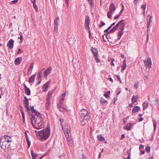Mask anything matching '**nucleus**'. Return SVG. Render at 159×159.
<instances>
[{
    "label": "nucleus",
    "mask_w": 159,
    "mask_h": 159,
    "mask_svg": "<svg viewBox=\"0 0 159 159\" xmlns=\"http://www.w3.org/2000/svg\"><path fill=\"white\" fill-rule=\"evenodd\" d=\"M91 50L94 54V56L98 55V51L97 48L92 47Z\"/></svg>",
    "instance_id": "nucleus-19"
},
{
    "label": "nucleus",
    "mask_w": 159,
    "mask_h": 159,
    "mask_svg": "<svg viewBox=\"0 0 159 159\" xmlns=\"http://www.w3.org/2000/svg\"><path fill=\"white\" fill-rule=\"evenodd\" d=\"M107 102V101L105 100L103 97L101 98L100 99V102L101 104L103 105L104 104H105Z\"/></svg>",
    "instance_id": "nucleus-30"
},
{
    "label": "nucleus",
    "mask_w": 159,
    "mask_h": 159,
    "mask_svg": "<svg viewBox=\"0 0 159 159\" xmlns=\"http://www.w3.org/2000/svg\"><path fill=\"white\" fill-rule=\"evenodd\" d=\"M65 1L66 3V6H67V7L68 8L69 7V0H65Z\"/></svg>",
    "instance_id": "nucleus-58"
},
{
    "label": "nucleus",
    "mask_w": 159,
    "mask_h": 159,
    "mask_svg": "<svg viewBox=\"0 0 159 159\" xmlns=\"http://www.w3.org/2000/svg\"><path fill=\"white\" fill-rule=\"evenodd\" d=\"M118 23H119L118 27L120 31L118 32V36L119 37L117 39L119 40L123 34V30L125 25V24L124 23V20H122L120 21Z\"/></svg>",
    "instance_id": "nucleus-4"
},
{
    "label": "nucleus",
    "mask_w": 159,
    "mask_h": 159,
    "mask_svg": "<svg viewBox=\"0 0 159 159\" xmlns=\"http://www.w3.org/2000/svg\"><path fill=\"white\" fill-rule=\"evenodd\" d=\"M86 122H84V119H83L82 121H81L80 125H81L84 126L85 125Z\"/></svg>",
    "instance_id": "nucleus-49"
},
{
    "label": "nucleus",
    "mask_w": 159,
    "mask_h": 159,
    "mask_svg": "<svg viewBox=\"0 0 159 159\" xmlns=\"http://www.w3.org/2000/svg\"><path fill=\"white\" fill-rule=\"evenodd\" d=\"M116 7L114 3L111 2L109 6V11L114 12Z\"/></svg>",
    "instance_id": "nucleus-15"
},
{
    "label": "nucleus",
    "mask_w": 159,
    "mask_h": 159,
    "mask_svg": "<svg viewBox=\"0 0 159 159\" xmlns=\"http://www.w3.org/2000/svg\"><path fill=\"white\" fill-rule=\"evenodd\" d=\"M42 70H41L38 74L37 78L38 80L41 79L42 77Z\"/></svg>",
    "instance_id": "nucleus-26"
},
{
    "label": "nucleus",
    "mask_w": 159,
    "mask_h": 159,
    "mask_svg": "<svg viewBox=\"0 0 159 159\" xmlns=\"http://www.w3.org/2000/svg\"><path fill=\"white\" fill-rule=\"evenodd\" d=\"M52 67L51 66L49 67L44 72V76L47 78V76L51 73Z\"/></svg>",
    "instance_id": "nucleus-8"
},
{
    "label": "nucleus",
    "mask_w": 159,
    "mask_h": 159,
    "mask_svg": "<svg viewBox=\"0 0 159 159\" xmlns=\"http://www.w3.org/2000/svg\"><path fill=\"white\" fill-rule=\"evenodd\" d=\"M90 23V18L89 16H87L85 18L84 23L85 28L86 29H89V25Z\"/></svg>",
    "instance_id": "nucleus-7"
},
{
    "label": "nucleus",
    "mask_w": 159,
    "mask_h": 159,
    "mask_svg": "<svg viewBox=\"0 0 159 159\" xmlns=\"http://www.w3.org/2000/svg\"><path fill=\"white\" fill-rule=\"evenodd\" d=\"M152 16L149 15H148L146 20H147V30H148L149 27L150 26V24L152 21Z\"/></svg>",
    "instance_id": "nucleus-9"
},
{
    "label": "nucleus",
    "mask_w": 159,
    "mask_h": 159,
    "mask_svg": "<svg viewBox=\"0 0 159 159\" xmlns=\"http://www.w3.org/2000/svg\"><path fill=\"white\" fill-rule=\"evenodd\" d=\"M14 41L12 39L9 40L7 44V46L10 49H12L14 47Z\"/></svg>",
    "instance_id": "nucleus-10"
},
{
    "label": "nucleus",
    "mask_w": 159,
    "mask_h": 159,
    "mask_svg": "<svg viewBox=\"0 0 159 159\" xmlns=\"http://www.w3.org/2000/svg\"><path fill=\"white\" fill-rule=\"evenodd\" d=\"M140 109V107L138 106H135L132 110V114H134L137 112Z\"/></svg>",
    "instance_id": "nucleus-16"
},
{
    "label": "nucleus",
    "mask_w": 159,
    "mask_h": 159,
    "mask_svg": "<svg viewBox=\"0 0 159 159\" xmlns=\"http://www.w3.org/2000/svg\"><path fill=\"white\" fill-rule=\"evenodd\" d=\"M128 157L127 158H125L124 159H130L131 153L130 152H128Z\"/></svg>",
    "instance_id": "nucleus-51"
},
{
    "label": "nucleus",
    "mask_w": 159,
    "mask_h": 159,
    "mask_svg": "<svg viewBox=\"0 0 159 159\" xmlns=\"http://www.w3.org/2000/svg\"><path fill=\"white\" fill-rule=\"evenodd\" d=\"M88 32H89V38H92V35H91V32H90L89 29H88Z\"/></svg>",
    "instance_id": "nucleus-57"
},
{
    "label": "nucleus",
    "mask_w": 159,
    "mask_h": 159,
    "mask_svg": "<svg viewBox=\"0 0 159 159\" xmlns=\"http://www.w3.org/2000/svg\"><path fill=\"white\" fill-rule=\"evenodd\" d=\"M119 24V23H117L116 25L114 27H113V28L115 30V31L118 28Z\"/></svg>",
    "instance_id": "nucleus-46"
},
{
    "label": "nucleus",
    "mask_w": 159,
    "mask_h": 159,
    "mask_svg": "<svg viewBox=\"0 0 159 159\" xmlns=\"http://www.w3.org/2000/svg\"><path fill=\"white\" fill-rule=\"evenodd\" d=\"M105 25V23L104 22L101 21V24L100 25V27H102V26L104 25Z\"/></svg>",
    "instance_id": "nucleus-60"
},
{
    "label": "nucleus",
    "mask_w": 159,
    "mask_h": 159,
    "mask_svg": "<svg viewBox=\"0 0 159 159\" xmlns=\"http://www.w3.org/2000/svg\"><path fill=\"white\" fill-rule=\"evenodd\" d=\"M24 104H25V106H29V101H24Z\"/></svg>",
    "instance_id": "nucleus-47"
},
{
    "label": "nucleus",
    "mask_w": 159,
    "mask_h": 159,
    "mask_svg": "<svg viewBox=\"0 0 159 159\" xmlns=\"http://www.w3.org/2000/svg\"><path fill=\"white\" fill-rule=\"evenodd\" d=\"M116 77L118 80L120 82V83H121V80L120 79V76H119V75H116Z\"/></svg>",
    "instance_id": "nucleus-56"
},
{
    "label": "nucleus",
    "mask_w": 159,
    "mask_h": 159,
    "mask_svg": "<svg viewBox=\"0 0 159 159\" xmlns=\"http://www.w3.org/2000/svg\"><path fill=\"white\" fill-rule=\"evenodd\" d=\"M64 100V97H60V103L62 104L63 103Z\"/></svg>",
    "instance_id": "nucleus-41"
},
{
    "label": "nucleus",
    "mask_w": 159,
    "mask_h": 159,
    "mask_svg": "<svg viewBox=\"0 0 159 159\" xmlns=\"http://www.w3.org/2000/svg\"><path fill=\"white\" fill-rule=\"evenodd\" d=\"M90 4L91 8H93L94 7V2L93 0H88Z\"/></svg>",
    "instance_id": "nucleus-32"
},
{
    "label": "nucleus",
    "mask_w": 159,
    "mask_h": 159,
    "mask_svg": "<svg viewBox=\"0 0 159 159\" xmlns=\"http://www.w3.org/2000/svg\"><path fill=\"white\" fill-rule=\"evenodd\" d=\"M18 39H20V43H21L22 42L23 40V37H22V34H20V37L18 38Z\"/></svg>",
    "instance_id": "nucleus-45"
},
{
    "label": "nucleus",
    "mask_w": 159,
    "mask_h": 159,
    "mask_svg": "<svg viewBox=\"0 0 159 159\" xmlns=\"http://www.w3.org/2000/svg\"><path fill=\"white\" fill-rule=\"evenodd\" d=\"M33 68V63H32L31 64L30 66L29 67V69H28V71H32Z\"/></svg>",
    "instance_id": "nucleus-40"
},
{
    "label": "nucleus",
    "mask_w": 159,
    "mask_h": 159,
    "mask_svg": "<svg viewBox=\"0 0 159 159\" xmlns=\"http://www.w3.org/2000/svg\"><path fill=\"white\" fill-rule=\"evenodd\" d=\"M151 148L149 146H147L145 148V150L146 152L149 153L150 152Z\"/></svg>",
    "instance_id": "nucleus-39"
},
{
    "label": "nucleus",
    "mask_w": 159,
    "mask_h": 159,
    "mask_svg": "<svg viewBox=\"0 0 159 159\" xmlns=\"http://www.w3.org/2000/svg\"><path fill=\"white\" fill-rule=\"evenodd\" d=\"M7 142H4L1 143H0V146L2 149H5L7 148H10V144H7Z\"/></svg>",
    "instance_id": "nucleus-11"
},
{
    "label": "nucleus",
    "mask_w": 159,
    "mask_h": 159,
    "mask_svg": "<svg viewBox=\"0 0 159 159\" xmlns=\"http://www.w3.org/2000/svg\"><path fill=\"white\" fill-rule=\"evenodd\" d=\"M153 125L154 127L153 130L155 131L157 127V122L156 121H154L153 122Z\"/></svg>",
    "instance_id": "nucleus-43"
},
{
    "label": "nucleus",
    "mask_w": 159,
    "mask_h": 159,
    "mask_svg": "<svg viewBox=\"0 0 159 159\" xmlns=\"http://www.w3.org/2000/svg\"><path fill=\"white\" fill-rule=\"evenodd\" d=\"M113 13L114 12L112 11H108L107 14V16L109 18H111L112 14H113Z\"/></svg>",
    "instance_id": "nucleus-35"
},
{
    "label": "nucleus",
    "mask_w": 159,
    "mask_h": 159,
    "mask_svg": "<svg viewBox=\"0 0 159 159\" xmlns=\"http://www.w3.org/2000/svg\"><path fill=\"white\" fill-rule=\"evenodd\" d=\"M4 142H6V140H5V139H4V136L2 138H1V139H0V143H2Z\"/></svg>",
    "instance_id": "nucleus-42"
},
{
    "label": "nucleus",
    "mask_w": 159,
    "mask_h": 159,
    "mask_svg": "<svg viewBox=\"0 0 159 159\" xmlns=\"http://www.w3.org/2000/svg\"><path fill=\"white\" fill-rule=\"evenodd\" d=\"M143 61L146 67L149 69H150L151 68V66L152 63L151 59L150 57H148L147 60H143Z\"/></svg>",
    "instance_id": "nucleus-6"
},
{
    "label": "nucleus",
    "mask_w": 159,
    "mask_h": 159,
    "mask_svg": "<svg viewBox=\"0 0 159 159\" xmlns=\"http://www.w3.org/2000/svg\"><path fill=\"white\" fill-rule=\"evenodd\" d=\"M110 93V91H108L106 92L104 94L103 96L105 97L106 98H108L109 96V95Z\"/></svg>",
    "instance_id": "nucleus-37"
},
{
    "label": "nucleus",
    "mask_w": 159,
    "mask_h": 159,
    "mask_svg": "<svg viewBox=\"0 0 159 159\" xmlns=\"http://www.w3.org/2000/svg\"><path fill=\"white\" fill-rule=\"evenodd\" d=\"M50 133V128L48 126L46 129H43L42 130L39 131L38 134L42 140H46L49 137Z\"/></svg>",
    "instance_id": "nucleus-2"
},
{
    "label": "nucleus",
    "mask_w": 159,
    "mask_h": 159,
    "mask_svg": "<svg viewBox=\"0 0 159 159\" xmlns=\"http://www.w3.org/2000/svg\"><path fill=\"white\" fill-rule=\"evenodd\" d=\"M30 109L31 110L32 112V113L34 112L36 114V115H39L40 114V112H38L37 111L34 109V107L33 106H32L30 107Z\"/></svg>",
    "instance_id": "nucleus-24"
},
{
    "label": "nucleus",
    "mask_w": 159,
    "mask_h": 159,
    "mask_svg": "<svg viewBox=\"0 0 159 159\" xmlns=\"http://www.w3.org/2000/svg\"><path fill=\"white\" fill-rule=\"evenodd\" d=\"M54 92L53 90H51L48 92V94L47 96V99H50V98L52 95V93Z\"/></svg>",
    "instance_id": "nucleus-22"
},
{
    "label": "nucleus",
    "mask_w": 159,
    "mask_h": 159,
    "mask_svg": "<svg viewBox=\"0 0 159 159\" xmlns=\"http://www.w3.org/2000/svg\"><path fill=\"white\" fill-rule=\"evenodd\" d=\"M58 26L54 25V31L57 32L58 30Z\"/></svg>",
    "instance_id": "nucleus-54"
},
{
    "label": "nucleus",
    "mask_w": 159,
    "mask_h": 159,
    "mask_svg": "<svg viewBox=\"0 0 159 159\" xmlns=\"http://www.w3.org/2000/svg\"><path fill=\"white\" fill-rule=\"evenodd\" d=\"M33 7L35 9L36 11L37 12H38V7L37 5L36 4V3L33 4Z\"/></svg>",
    "instance_id": "nucleus-44"
},
{
    "label": "nucleus",
    "mask_w": 159,
    "mask_h": 159,
    "mask_svg": "<svg viewBox=\"0 0 159 159\" xmlns=\"http://www.w3.org/2000/svg\"><path fill=\"white\" fill-rule=\"evenodd\" d=\"M97 138L99 140H100L102 142H103L105 140V138L101 135H98L97 136Z\"/></svg>",
    "instance_id": "nucleus-27"
},
{
    "label": "nucleus",
    "mask_w": 159,
    "mask_h": 159,
    "mask_svg": "<svg viewBox=\"0 0 159 159\" xmlns=\"http://www.w3.org/2000/svg\"><path fill=\"white\" fill-rule=\"evenodd\" d=\"M25 136L26 139V141L27 142V144H28V148H29L30 146V145H31L29 139L27 134L26 131H25Z\"/></svg>",
    "instance_id": "nucleus-20"
},
{
    "label": "nucleus",
    "mask_w": 159,
    "mask_h": 159,
    "mask_svg": "<svg viewBox=\"0 0 159 159\" xmlns=\"http://www.w3.org/2000/svg\"><path fill=\"white\" fill-rule=\"evenodd\" d=\"M50 82V81H48L43 85L42 87L43 90V92H46L47 91Z\"/></svg>",
    "instance_id": "nucleus-12"
},
{
    "label": "nucleus",
    "mask_w": 159,
    "mask_h": 159,
    "mask_svg": "<svg viewBox=\"0 0 159 159\" xmlns=\"http://www.w3.org/2000/svg\"><path fill=\"white\" fill-rule=\"evenodd\" d=\"M61 127L65 136L66 137L69 136L70 130V125L67 124L64 127L63 126Z\"/></svg>",
    "instance_id": "nucleus-5"
},
{
    "label": "nucleus",
    "mask_w": 159,
    "mask_h": 159,
    "mask_svg": "<svg viewBox=\"0 0 159 159\" xmlns=\"http://www.w3.org/2000/svg\"><path fill=\"white\" fill-rule=\"evenodd\" d=\"M138 98V96H134L133 95L131 101L132 103H134L137 101Z\"/></svg>",
    "instance_id": "nucleus-23"
},
{
    "label": "nucleus",
    "mask_w": 159,
    "mask_h": 159,
    "mask_svg": "<svg viewBox=\"0 0 159 159\" xmlns=\"http://www.w3.org/2000/svg\"><path fill=\"white\" fill-rule=\"evenodd\" d=\"M124 66H126V58H125L124 59V60L123 62V65H122Z\"/></svg>",
    "instance_id": "nucleus-50"
},
{
    "label": "nucleus",
    "mask_w": 159,
    "mask_h": 159,
    "mask_svg": "<svg viewBox=\"0 0 159 159\" xmlns=\"http://www.w3.org/2000/svg\"><path fill=\"white\" fill-rule=\"evenodd\" d=\"M143 119V117H140L139 119V121L140 122L142 121Z\"/></svg>",
    "instance_id": "nucleus-64"
},
{
    "label": "nucleus",
    "mask_w": 159,
    "mask_h": 159,
    "mask_svg": "<svg viewBox=\"0 0 159 159\" xmlns=\"http://www.w3.org/2000/svg\"><path fill=\"white\" fill-rule=\"evenodd\" d=\"M31 155L33 159H36V157L38 156V154L34 152L33 150L31 151Z\"/></svg>",
    "instance_id": "nucleus-25"
},
{
    "label": "nucleus",
    "mask_w": 159,
    "mask_h": 159,
    "mask_svg": "<svg viewBox=\"0 0 159 159\" xmlns=\"http://www.w3.org/2000/svg\"><path fill=\"white\" fill-rule=\"evenodd\" d=\"M36 75V74H34L30 78L28 81L30 83L34 82Z\"/></svg>",
    "instance_id": "nucleus-18"
},
{
    "label": "nucleus",
    "mask_w": 159,
    "mask_h": 159,
    "mask_svg": "<svg viewBox=\"0 0 159 159\" xmlns=\"http://www.w3.org/2000/svg\"><path fill=\"white\" fill-rule=\"evenodd\" d=\"M115 31V30L113 28H112L108 32V34L112 32H114Z\"/></svg>",
    "instance_id": "nucleus-59"
},
{
    "label": "nucleus",
    "mask_w": 159,
    "mask_h": 159,
    "mask_svg": "<svg viewBox=\"0 0 159 159\" xmlns=\"http://www.w3.org/2000/svg\"><path fill=\"white\" fill-rule=\"evenodd\" d=\"M60 121L61 123V127H62L63 126V123L64 122V120L62 119H60Z\"/></svg>",
    "instance_id": "nucleus-52"
},
{
    "label": "nucleus",
    "mask_w": 159,
    "mask_h": 159,
    "mask_svg": "<svg viewBox=\"0 0 159 159\" xmlns=\"http://www.w3.org/2000/svg\"><path fill=\"white\" fill-rule=\"evenodd\" d=\"M134 124L132 123H128L123 127L124 129L128 131L129 130L131 129V127L134 125Z\"/></svg>",
    "instance_id": "nucleus-13"
},
{
    "label": "nucleus",
    "mask_w": 159,
    "mask_h": 159,
    "mask_svg": "<svg viewBox=\"0 0 159 159\" xmlns=\"http://www.w3.org/2000/svg\"><path fill=\"white\" fill-rule=\"evenodd\" d=\"M22 58L21 57L17 58L15 61V64L16 65L20 64Z\"/></svg>",
    "instance_id": "nucleus-21"
},
{
    "label": "nucleus",
    "mask_w": 159,
    "mask_h": 159,
    "mask_svg": "<svg viewBox=\"0 0 159 159\" xmlns=\"http://www.w3.org/2000/svg\"><path fill=\"white\" fill-rule=\"evenodd\" d=\"M125 135L124 134H122L120 138V139H123L125 138Z\"/></svg>",
    "instance_id": "nucleus-62"
},
{
    "label": "nucleus",
    "mask_w": 159,
    "mask_h": 159,
    "mask_svg": "<svg viewBox=\"0 0 159 159\" xmlns=\"http://www.w3.org/2000/svg\"><path fill=\"white\" fill-rule=\"evenodd\" d=\"M47 102L46 104V107L49 106L50 104V99H48L46 98Z\"/></svg>",
    "instance_id": "nucleus-38"
},
{
    "label": "nucleus",
    "mask_w": 159,
    "mask_h": 159,
    "mask_svg": "<svg viewBox=\"0 0 159 159\" xmlns=\"http://www.w3.org/2000/svg\"><path fill=\"white\" fill-rule=\"evenodd\" d=\"M79 114L81 118L84 119V122H87L89 119V114L88 111L84 109H83L80 111Z\"/></svg>",
    "instance_id": "nucleus-3"
},
{
    "label": "nucleus",
    "mask_w": 159,
    "mask_h": 159,
    "mask_svg": "<svg viewBox=\"0 0 159 159\" xmlns=\"http://www.w3.org/2000/svg\"><path fill=\"white\" fill-rule=\"evenodd\" d=\"M4 139L5 140H6L7 142L8 143L9 142H11V137L7 135H4Z\"/></svg>",
    "instance_id": "nucleus-17"
},
{
    "label": "nucleus",
    "mask_w": 159,
    "mask_h": 159,
    "mask_svg": "<svg viewBox=\"0 0 159 159\" xmlns=\"http://www.w3.org/2000/svg\"><path fill=\"white\" fill-rule=\"evenodd\" d=\"M25 92L26 94L28 95H30L31 94V91L30 89L28 88L25 89Z\"/></svg>",
    "instance_id": "nucleus-31"
},
{
    "label": "nucleus",
    "mask_w": 159,
    "mask_h": 159,
    "mask_svg": "<svg viewBox=\"0 0 159 159\" xmlns=\"http://www.w3.org/2000/svg\"><path fill=\"white\" fill-rule=\"evenodd\" d=\"M66 140L68 144L70 146H72L73 145V142L71 138L68 137H67Z\"/></svg>",
    "instance_id": "nucleus-14"
},
{
    "label": "nucleus",
    "mask_w": 159,
    "mask_h": 159,
    "mask_svg": "<svg viewBox=\"0 0 159 159\" xmlns=\"http://www.w3.org/2000/svg\"><path fill=\"white\" fill-rule=\"evenodd\" d=\"M120 16L119 14H118L117 16H115L114 17V19H117Z\"/></svg>",
    "instance_id": "nucleus-63"
},
{
    "label": "nucleus",
    "mask_w": 159,
    "mask_h": 159,
    "mask_svg": "<svg viewBox=\"0 0 159 159\" xmlns=\"http://www.w3.org/2000/svg\"><path fill=\"white\" fill-rule=\"evenodd\" d=\"M29 114L31 123L35 129H39L43 127V119L41 117V114L39 115Z\"/></svg>",
    "instance_id": "nucleus-1"
},
{
    "label": "nucleus",
    "mask_w": 159,
    "mask_h": 159,
    "mask_svg": "<svg viewBox=\"0 0 159 159\" xmlns=\"http://www.w3.org/2000/svg\"><path fill=\"white\" fill-rule=\"evenodd\" d=\"M121 66L122 68L121 69V71L122 72H123L124 70L125 69L126 66Z\"/></svg>",
    "instance_id": "nucleus-53"
},
{
    "label": "nucleus",
    "mask_w": 159,
    "mask_h": 159,
    "mask_svg": "<svg viewBox=\"0 0 159 159\" xmlns=\"http://www.w3.org/2000/svg\"><path fill=\"white\" fill-rule=\"evenodd\" d=\"M146 7V4H143L141 6V8L143 10V14L145 15V10Z\"/></svg>",
    "instance_id": "nucleus-36"
},
{
    "label": "nucleus",
    "mask_w": 159,
    "mask_h": 159,
    "mask_svg": "<svg viewBox=\"0 0 159 159\" xmlns=\"http://www.w3.org/2000/svg\"><path fill=\"white\" fill-rule=\"evenodd\" d=\"M23 51L20 49H18V51L17 52V54H20L23 52Z\"/></svg>",
    "instance_id": "nucleus-55"
},
{
    "label": "nucleus",
    "mask_w": 159,
    "mask_h": 159,
    "mask_svg": "<svg viewBox=\"0 0 159 159\" xmlns=\"http://www.w3.org/2000/svg\"><path fill=\"white\" fill-rule=\"evenodd\" d=\"M20 112H21V115L22 116L23 119H24V118L25 117L24 114V113L23 109L22 107V106H20Z\"/></svg>",
    "instance_id": "nucleus-33"
},
{
    "label": "nucleus",
    "mask_w": 159,
    "mask_h": 159,
    "mask_svg": "<svg viewBox=\"0 0 159 159\" xmlns=\"http://www.w3.org/2000/svg\"><path fill=\"white\" fill-rule=\"evenodd\" d=\"M18 0H14L12 1L10 3L12 4H15L17 2Z\"/></svg>",
    "instance_id": "nucleus-48"
},
{
    "label": "nucleus",
    "mask_w": 159,
    "mask_h": 159,
    "mask_svg": "<svg viewBox=\"0 0 159 159\" xmlns=\"http://www.w3.org/2000/svg\"><path fill=\"white\" fill-rule=\"evenodd\" d=\"M143 110H145L148 106V103L144 102L143 103Z\"/></svg>",
    "instance_id": "nucleus-28"
},
{
    "label": "nucleus",
    "mask_w": 159,
    "mask_h": 159,
    "mask_svg": "<svg viewBox=\"0 0 159 159\" xmlns=\"http://www.w3.org/2000/svg\"><path fill=\"white\" fill-rule=\"evenodd\" d=\"M93 56L96 60V62L99 63L100 62V60L98 58V55Z\"/></svg>",
    "instance_id": "nucleus-34"
},
{
    "label": "nucleus",
    "mask_w": 159,
    "mask_h": 159,
    "mask_svg": "<svg viewBox=\"0 0 159 159\" xmlns=\"http://www.w3.org/2000/svg\"><path fill=\"white\" fill-rule=\"evenodd\" d=\"M82 159H87V158L86 157L84 156V154L82 155Z\"/></svg>",
    "instance_id": "nucleus-61"
},
{
    "label": "nucleus",
    "mask_w": 159,
    "mask_h": 159,
    "mask_svg": "<svg viewBox=\"0 0 159 159\" xmlns=\"http://www.w3.org/2000/svg\"><path fill=\"white\" fill-rule=\"evenodd\" d=\"M59 17H57L54 20V25L58 26L59 25Z\"/></svg>",
    "instance_id": "nucleus-29"
}]
</instances>
